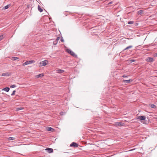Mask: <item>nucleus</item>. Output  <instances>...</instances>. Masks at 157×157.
Returning a JSON list of instances; mask_svg holds the SVG:
<instances>
[{
  "mask_svg": "<svg viewBox=\"0 0 157 157\" xmlns=\"http://www.w3.org/2000/svg\"><path fill=\"white\" fill-rule=\"evenodd\" d=\"M48 63V61L47 60H45L40 62L39 63L40 66L41 67L45 66L47 65Z\"/></svg>",
  "mask_w": 157,
  "mask_h": 157,
  "instance_id": "obj_1",
  "label": "nucleus"
},
{
  "mask_svg": "<svg viewBox=\"0 0 157 157\" xmlns=\"http://www.w3.org/2000/svg\"><path fill=\"white\" fill-rule=\"evenodd\" d=\"M35 62L34 60H30L25 62V63L23 64V66H25L30 64H32Z\"/></svg>",
  "mask_w": 157,
  "mask_h": 157,
  "instance_id": "obj_2",
  "label": "nucleus"
},
{
  "mask_svg": "<svg viewBox=\"0 0 157 157\" xmlns=\"http://www.w3.org/2000/svg\"><path fill=\"white\" fill-rule=\"evenodd\" d=\"M69 54L75 58H77V56L73 52L69 49Z\"/></svg>",
  "mask_w": 157,
  "mask_h": 157,
  "instance_id": "obj_3",
  "label": "nucleus"
},
{
  "mask_svg": "<svg viewBox=\"0 0 157 157\" xmlns=\"http://www.w3.org/2000/svg\"><path fill=\"white\" fill-rule=\"evenodd\" d=\"M78 145L75 142H72L70 145L71 147H78Z\"/></svg>",
  "mask_w": 157,
  "mask_h": 157,
  "instance_id": "obj_4",
  "label": "nucleus"
},
{
  "mask_svg": "<svg viewBox=\"0 0 157 157\" xmlns=\"http://www.w3.org/2000/svg\"><path fill=\"white\" fill-rule=\"evenodd\" d=\"M137 119L140 120H144L145 119L146 117L145 116H140L138 117Z\"/></svg>",
  "mask_w": 157,
  "mask_h": 157,
  "instance_id": "obj_5",
  "label": "nucleus"
},
{
  "mask_svg": "<svg viewBox=\"0 0 157 157\" xmlns=\"http://www.w3.org/2000/svg\"><path fill=\"white\" fill-rule=\"evenodd\" d=\"M11 74L9 72H5L2 74V75L4 76H8L10 75Z\"/></svg>",
  "mask_w": 157,
  "mask_h": 157,
  "instance_id": "obj_6",
  "label": "nucleus"
},
{
  "mask_svg": "<svg viewBox=\"0 0 157 157\" xmlns=\"http://www.w3.org/2000/svg\"><path fill=\"white\" fill-rule=\"evenodd\" d=\"M45 150L49 153H51L53 152V149L52 148H48Z\"/></svg>",
  "mask_w": 157,
  "mask_h": 157,
  "instance_id": "obj_7",
  "label": "nucleus"
},
{
  "mask_svg": "<svg viewBox=\"0 0 157 157\" xmlns=\"http://www.w3.org/2000/svg\"><path fill=\"white\" fill-rule=\"evenodd\" d=\"M132 79H130L127 80H124L123 81V82H124V83L126 84V83H130V82H132Z\"/></svg>",
  "mask_w": 157,
  "mask_h": 157,
  "instance_id": "obj_8",
  "label": "nucleus"
},
{
  "mask_svg": "<svg viewBox=\"0 0 157 157\" xmlns=\"http://www.w3.org/2000/svg\"><path fill=\"white\" fill-rule=\"evenodd\" d=\"M153 61V59L151 57H148L147 59V61L148 62H152Z\"/></svg>",
  "mask_w": 157,
  "mask_h": 157,
  "instance_id": "obj_9",
  "label": "nucleus"
},
{
  "mask_svg": "<svg viewBox=\"0 0 157 157\" xmlns=\"http://www.w3.org/2000/svg\"><path fill=\"white\" fill-rule=\"evenodd\" d=\"M56 72L58 73H62L64 72V71L61 69H59L56 70Z\"/></svg>",
  "mask_w": 157,
  "mask_h": 157,
  "instance_id": "obj_10",
  "label": "nucleus"
},
{
  "mask_svg": "<svg viewBox=\"0 0 157 157\" xmlns=\"http://www.w3.org/2000/svg\"><path fill=\"white\" fill-rule=\"evenodd\" d=\"M10 88L9 87H6L2 90H5L7 92H8L10 90Z\"/></svg>",
  "mask_w": 157,
  "mask_h": 157,
  "instance_id": "obj_11",
  "label": "nucleus"
},
{
  "mask_svg": "<svg viewBox=\"0 0 157 157\" xmlns=\"http://www.w3.org/2000/svg\"><path fill=\"white\" fill-rule=\"evenodd\" d=\"M143 12V10H140L138 11L137 14L138 15H141Z\"/></svg>",
  "mask_w": 157,
  "mask_h": 157,
  "instance_id": "obj_12",
  "label": "nucleus"
},
{
  "mask_svg": "<svg viewBox=\"0 0 157 157\" xmlns=\"http://www.w3.org/2000/svg\"><path fill=\"white\" fill-rule=\"evenodd\" d=\"M38 10L40 12H41L43 11L42 9L41 8L40 6L38 5Z\"/></svg>",
  "mask_w": 157,
  "mask_h": 157,
  "instance_id": "obj_13",
  "label": "nucleus"
},
{
  "mask_svg": "<svg viewBox=\"0 0 157 157\" xmlns=\"http://www.w3.org/2000/svg\"><path fill=\"white\" fill-rule=\"evenodd\" d=\"M47 130L48 131L53 132L54 130V129L51 127H49L47 129Z\"/></svg>",
  "mask_w": 157,
  "mask_h": 157,
  "instance_id": "obj_14",
  "label": "nucleus"
},
{
  "mask_svg": "<svg viewBox=\"0 0 157 157\" xmlns=\"http://www.w3.org/2000/svg\"><path fill=\"white\" fill-rule=\"evenodd\" d=\"M132 45H130V46H128L127 47L125 48L124 50L123 51H125L127 49H129L130 48H132Z\"/></svg>",
  "mask_w": 157,
  "mask_h": 157,
  "instance_id": "obj_15",
  "label": "nucleus"
},
{
  "mask_svg": "<svg viewBox=\"0 0 157 157\" xmlns=\"http://www.w3.org/2000/svg\"><path fill=\"white\" fill-rule=\"evenodd\" d=\"M151 107L152 108H154V109H156V106L153 104H151Z\"/></svg>",
  "mask_w": 157,
  "mask_h": 157,
  "instance_id": "obj_16",
  "label": "nucleus"
},
{
  "mask_svg": "<svg viewBox=\"0 0 157 157\" xmlns=\"http://www.w3.org/2000/svg\"><path fill=\"white\" fill-rule=\"evenodd\" d=\"M15 138L14 137H10L8 138V140H15Z\"/></svg>",
  "mask_w": 157,
  "mask_h": 157,
  "instance_id": "obj_17",
  "label": "nucleus"
},
{
  "mask_svg": "<svg viewBox=\"0 0 157 157\" xmlns=\"http://www.w3.org/2000/svg\"><path fill=\"white\" fill-rule=\"evenodd\" d=\"M43 76H44V75L42 74H39V75H37V78H40V77H42Z\"/></svg>",
  "mask_w": 157,
  "mask_h": 157,
  "instance_id": "obj_18",
  "label": "nucleus"
},
{
  "mask_svg": "<svg viewBox=\"0 0 157 157\" xmlns=\"http://www.w3.org/2000/svg\"><path fill=\"white\" fill-rule=\"evenodd\" d=\"M18 59V58L16 57H12V60H16Z\"/></svg>",
  "mask_w": 157,
  "mask_h": 157,
  "instance_id": "obj_19",
  "label": "nucleus"
},
{
  "mask_svg": "<svg viewBox=\"0 0 157 157\" xmlns=\"http://www.w3.org/2000/svg\"><path fill=\"white\" fill-rule=\"evenodd\" d=\"M10 6V5H7L6 6L4 7L5 9H7Z\"/></svg>",
  "mask_w": 157,
  "mask_h": 157,
  "instance_id": "obj_20",
  "label": "nucleus"
},
{
  "mask_svg": "<svg viewBox=\"0 0 157 157\" xmlns=\"http://www.w3.org/2000/svg\"><path fill=\"white\" fill-rule=\"evenodd\" d=\"M134 23V21H129L128 22V24H132Z\"/></svg>",
  "mask_w": 157,
  "mask_h": 157,
  "instance_id": "obj_21",
  "label": "nucleus"
},
{
  "mask_svg": "<svg viewBox=\"0 0 157 157\" xmlns=\"http://www.w3.org/2000/svg\"><path fill=\"white\" fill-rule=\"evenodd\" d=\"M117 125H122L123 123L121 122H118L117 123Z\"/></svg>",
  "mask_w": 157,
  "mask_h": 157,
  "instance_id": "obj_22",
  "label": "nucleus"
},
{
  "mask_svg": "<svg viewBox=\"0 0 157 157\" xmlns=\"http://www.w3.org/2000/svg\"><path fill=\"white\" fill-rule=\"evenodd\" d=\"M58 43L57 40H55L53 42V44L54 45H56V44Z\"/></svg>",
  "mask_w": 157,
  "mask_h": 157,
  "instance_id": "obj_23",
  "label": "nucleus"
},
{
  "mask_svg": "<svg viewBox=\"0 0 157 157\" xmlns=\"http://www.w3.org/2000/svg\"><path fill=\"white\" fill-rule=\"evenodd\" d=\"M23 109V107H20L17 108L16 109L17 111H19L20 110H22Z\"/></svg>",
  "mask_w": 157,
  "mask_h": 157,
  "instance_id": "obj_24",
  "label": "nucleus"
},
{
  "mask_svg": "<svg viewBox=\"0 0 157 157\" xmlns=\"http://www.w3.org/2000/svg\"><path fill=\"white\" fill-rule=\"evenodd\" d=\"M135 61H136V60H135V59H130V60H129V62L130 63H132V62H135Z\"/></svg>",
  "mask_w": 157,
  "mask_h": 157,
  "instance_id": "obj_25",
  "label": "nucleus"
},
{
  "mask_svg": "<svg viewBox=\"0 0 157 157\" xmlns=\"http://www.w3.org/2000/svg\"><path fill=\"white\" fill-rule=\"evenodd\" d=\"M16 92V91L15 90H13V92L12 93V94H11V96H13L14 95H15V93Z\"/></svg>",
  "mask_w": 157,
  "mask_h": 157,
  "instance_id": "obj_26",
  "label": "nucleus"
},
{
  "mask_svg": "<svg viewBox=\"0 0 157 157\" xmlns=\"http://www.w3.org/2000/svg\"><path fill=\"white\" fill-rule=\"evenodd\" d=\"M16 87V86L14 85H13L10 86V87L11 88H13Z\"/></svg>",
  "mask_w": 157,
  "mask_h": 157,
  "instance_id": "obj_27",
  "label": "nucleus"
},
{
  "mask_svg": "<svg viewBox=\"0 0 157 157\" xmlns=\"http://www.w3.org/2000/svg\"><path fill=\"white\" fill-rule=\"evenodd\" d=\"M3 38V36L2 35L0 36V40H1Z\"/></svg>",
  "mask_w": 157,
  "mask_h": 157,
  "instance_id": "obj_28",
  "label": "nucleus"
},
{
  "mask_svg": "<svg viewBox=\"0 0 157 157\" xmlns=\"http://www.w3.org/2000/svg\"><path fill=\"white\" fill-rule=\"evenodd\" d=\"M59 38H60L59 37H57L56 40H57V41L58 42V41L59 40Z\"/></svg>",
  "mask_w": 157,
  "mask_h": 157,
  "instance_id": "obj_29",
  "label": "nucleus"
},
{
  "mask_svg": "<svg viewBox=\"0 0 157 157\" xmlns=\"http://www.w3.org/2000/svg\"><path fill=\"white\" fill-rule=\"evenodd\" d=\"M112 3H113V2H110L108 3V5H109L110 4H112Z\"/></svg>",
  "mask_w": 157,
  "mask_h": 157,
  "instance_id": "obj_30",
  "label": "nucleus"
},
{
  "mask_svg": "<svg viewBox=\"0 0 157 157\" xmlns=\"http://www.w3.org/2000/svg\"><path fill=\"white\" fill-rule=\"evenodd\" d=\"M154 56L155 57H157V53H155L154 54Z\"/></svg>",
  "mask_w": 157,
  "mask_h": 157,
  "instance_id": "obj_31",
  "label": "nucleus"
},
{
  "mask_svg": "<svg viewBox=\"0 0 157 157\" xmlns=\"http://www.w3.org/2000/svg\"><path fill=\"white\" fill-rule=\"evenodd\" d=\"M127 76H126L125 75H123L122 76V77H124V78H125V77H126Z\"/></svg>",
  "mask_w": 157,
  "mask_h": 157,
  "instance_id": "obj_32",
  "label": "nucleus"
},
{
  "mask_svg": "<svg viewBox=\"0 0 157 157\" xmlns=\"http://www.w3.org/2000/svg\"><path fill=\"white\" fill-rule=\"evenodd\" d=\"M66 51L68 53H69V49H67L66 50Z\"/></svg>",
  "mask_w": 157,
  "mask_h": 157,
  "instance_id": "obj_33",
  "label": "nucleus"
},
{
  "mask_svg": "<svg viewBox=\"0 0 157 157\" xmlns=\"http://www.w3.org/2000/svg\"><path fill=\"white\" fill-rule=\"evenodd\" d=\"M61 41H62L63 42V38H62L61 39Z\"/></svg>",
  "mask_w": 157,
  "mask_h": 157,
  "instance_id": "obj_34",
  "label": "nucleus"
},
{
  "mask_svg": "<svg viewBox=\"0 0 157 157\" xmlns=\"http://www.w3.org/2000/svg\"><path fill=\"white\" fill-rule=\"evenodd\" d=\"M63 113H60V114L61 115H63Z\"/></svg>",
  "mask_w": 157,
  "mask_h": 157,
  "instance_id": "obj_35",
  "label": "nucleus"
}]
</instances>
